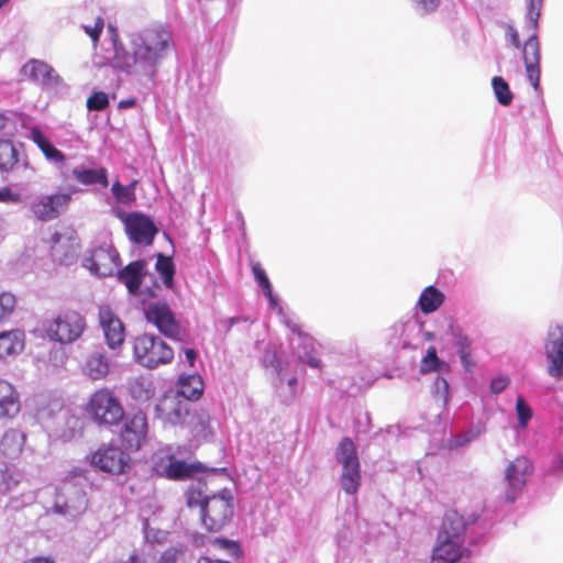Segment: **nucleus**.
I'll use <instances>...</instances> for the list:
<instances>
[{
	"instance_id": "nucleus-9",
	"label": "nucleus",
	"mask_w": 563,
	"mask_h": 563,
	"mask_svg": "<svg viewBox=\"0 0 563 563\" xmlns=\"http://www.w3.org/2000/svg\"><path fill=\"white\" fill-rule=\"evenodd\" d=\"M147 322L152 323L165 336L181 340V328L166 302H150L144 308Z\"/></svg>"
},
{
	"instance_id": "nucleus-3",
	"label": "nucleus",
	"mask_w": 563,
	"mask_h": 563,
	"mask_svg": "<svg viewBox=\"0 0 563 563\" xmlns=\"http://www.w3.org/2000/svg\"><path fill=\"white\" fill-rule=\"evenodd\" d=\"M187 504L200 508L201 522L209 532L222 530L234 514L233 497L227 490L209 497L194 490L188 495Z\"/></svg>"
},
{
	"instance_id": "nucleus-35",
	"label": "nucleus",
	"mask_w": 563,
	"mask_h": 563,
	"mask_svg": "<svg viewBox=\"0 0 563 563\" xmlns=\"http://www.w3.org/2000/svg\"><path fill=\"white\" fill-rule=\"evenodd\" d=\"M156 269L163 277L164 284L167 287H170L173 284V277L175 273L172 258L165 257L164 255L159 254L156 262Z\"/></svg>"
},
{
	"instance_id": "nucleus-4",
	"label": "nucleus",
	"mask_w": 563,
	"mask_h": 563,
	"mask_svg": "<svg viewBox=\"0 0 563 563\" xmlns=\"http://www.w3.org/2000/svg\"><path fill=\"white\" fill-rule=\"evenodd\" d=\"M85 412L96 426L106 428L119 426L125 415L120 398L109 387H100L90 394Z\"/></svg>"
},
{
	"instance_id": "nucleus-10",
	"label": "nucleus",
	"mask_w": 563,
	"mask_h": 563,
	"mask_svg": "<svg viewBox=\"0 0 563 563\" xmlns=\"http://www.w3.org/2000/svg\"><path fill=\"white\" fill-rule=\"evenodd\" d=\"M70 200L69 192L41 196L30 205V211L37 221L48 222L57 219L67 209Z\"/></svg>"
},
{
	"instance_id": "nucleus-19",
	"label": "nucleus",
	"mask_w": 563,
	"mask_h": 563,
	"mask_svg": "<svg viewBox=\"0 0 563 563\" xmlns=\"http://www.w3.org/2000/svg\"><path fill=\"white\" fill-rule=\"evenodd\" d=\"M144 268V261H135L119 271V279L125 285L130 294L135 295L139 292L145 277Z\"/></svg>"
},
{
	"instance_id": "nucleus-24",
	"label": "nucleus",
	"mask_w": 563,
	"mask_h": 563,
	"mask_svg": "<svg viewBox=\"0 0 563 563\" xmlns=\"http://www.w3.org/2000/svg\"><path fill=\"white\" fill-rule=\"evenodd\" d=\"M73 176L75 179L82 185H96L99 184L103 188L108 187V173L107 169L103 167L100 168H82V167H76L73 169Z\"/></svg>"
},
{
	"instance_id": "nucleus-32",
	"label": "nucleus",
	"mask_w": 563,
	"mask_h": 563,
	"mask_svg": "<svg viewBox=\"0 0 563 563\" xmlns=\"http://www.w3.org/2000/svg\"><path fill=\"white\" fill-rule=\"evenodd\" d=\"M196 468L185 461H170L166 468V477L169 479H186L194 476Z\"/></svg>"
},
{
	"instance_id": "nucleus-33",
	"label": "nucleus",
	"mask_w": 563,
	"mask_h": 563,
	"mask_svg": "<svg viewBox=\"0 0 563 563\" xmlns=\"http://www.w3.org/2000/svg\"><path fill=\"white\" fill-rule=\"evenodd\" d=\"M492 87L497 101L501 106L507 107L512 102L514 95L509 88V85L503 77L495 76L492 79Z\"/></svg>"
},
{
	"instance_id": "nucleus-46",
	"label": "nucleus",
	"mask_w": 563,
	"mask_h": 563,
	"mask_svg": "<svg viewBox=\"0 0 563 563\" xmlns=\"http://www.w3.org/2000/svg\"><path fill=\"white\" fill-rule=\"evenodd\" d=\"M181 551L176 548L166 549L159 556L157 563H177Z\"/></svg>"
},
{
	"instance_id": "nucleus-61",
	"label": "nucleus",
	"mask_w": 563,
	"mask_h": 563,
	"mask_svg": "<svg viewBox=\"0 0 563 563\" xmlns=\"http://www.w3.org/2000/svg\"><path fill=\"white\" fill-rule=\"evenodd\" d=\"M8 1H9V0H0V8H1L4 3H7Z\"/></svg>"
},
{
	"instance_id": "nucleus-23",
	"label": "nucleus",
	"mask_w": 563,
	"mask_h": 563,
	"mask_svg": "<svg viewBox=\"0 0 563 563\" xmlns=\"http://www.w3.org/2000/svg\"><path fill=\"white\" fill-rule=\"evenodd\" d=\"M24 443V433L15 429H10L0 440V452L8 457H16L21 454Z\"/></svg>"
},
{
	"instance_id": "nucleus-12",
	"label": "nucleus",
	"mask_w": 563,
	"mask_h": 563,
	"mask_svg": "<svg viewBox=\"0 0 563 563\" xmlns=\"http://www.w3.org/2000/svg\"><path fill=\"white\" fill-rule=\"evenodd\" d=\"M80 250V241L73 230L55 232L51 236V256L55 263L70 265L76 262Z\"/></svg>"
},
{
	"instance_id": "nucleus-40",
	"label": "nucleus",
	"mask_w": 563,
	"mask_h": 563,
	"mask_svg": "<svg viewBox=\"0 0 563 563\" xmlns=\"http://www.w3.org/2000/svg\"><path fill=\"white\" fill-rule=\"evenodd\" d=\"M103 26H104V21H103V18L100 16V15H97L93 19V23L92 24H85L84 25L85 33L90 36V38L92 40L95 45L99 41V37H100V35H101V33L103 31Z\"/></svg>"
},
{
	"instance_id": "nucleus-15",
	"label": "nucleus",
	"mask_w": 563,
	"mask_h": 563,
	"mask_svg": "<svg viewBox=\"0 0 563 563\" xmlns=\"http://www.w3.org/2000/svg\"><path fill=\"white\" fill-rule=\"evenodd\" d=\"M147 432V417L143 411H137L124 420L119 438L126 450L137 451L145 442Z\"/></svg>"
},
{
	"instance_id": "nucleus-52",
	"label": "nucleus",
	"mask_w": 563,
	"mask_h": 563,
	"mask_svg": "<svg viewBox=\"0 0 563 563\" xmlns=\"http://www.w3.org/2000/svg\"><path fill=\"white\" fill-rule=\"evenodd\" d=\"M24 563H55V562L49 560L48 558L37 556V558H33L29 561H25Z\"/></svg>"
},
{
	"instance_id": "nucleus-21",
	"label": "nucleus",
	"mask_w": 563,
	"mask_h": 563,
	"mask_svg": "<svg viewBox=\"0 0 563 563\" xmlns=\"http://www.w3.org/2000/svg\"><path fill=\"white\" fill-rule=\"evenodd\" d=\"M20 405L15 389L5 382L0 380V418L13 417L19 412Z\"/></svg>"
},
{
	"instance_id": "nucleus-50",
	"label": "nucleus",
	"mask_w": 563,
	"mask_h": 563,
	"mask_svg": "<svg viewBox=\"0 0 563 563\" xmlns=\"http://www.w3.org/2000/svg\"><path fill=\"white\" fill-rule=\"evenodd\" d=\"M185 356H186V360L188 361L189 365L194 366L195 360L197 357L196 351L192 349H187V350H185Z\"/></svg>"
},
{
	"instance_id": "nucleus-1",
	"label": "nucleus",
	"mask_w": 563,
	"mask_h": 563,
	"mask_svg": "<svg viewBox=\"0 0 563 563\" xmlns=\"http://www.w3.org/2000/svg\"><path fill=\"white\" fill-rule=\"evenodd\" d=\"M172 46V34L161 25L152 26L130 38V49L114 47V63L129 75L153 78Z\"/></svg>"
},
{
	"instance_id": "nucleus-45",
	"label": "nucleus",
	"mask_w": 563,
	"mask_h": 563,
	"mask_svg": "<svg viewBox=\"0 0 563 563\" xmlns=\"http://www.w3.org/2000/svg\"><path fill=\"white\" fill-rule=\"evenodd\" d=\"M42 153L46 159L54 163H63L65 161V155L63 152L56 148L53 144H49V146H47Z\"/></svg>"
},
{
	"instance_id": "nucleus-25",
	"label": "nucleus",
	"mask_w": 563,
	"mask_h": 563,
	"mask_svg": "<svg viewBox=\"0 0 563 563\" xmlns=\"http://www.w3.org/2000/svg\"><path fill=\"white\" fill-rule=\"evenodd\" d=\"M468 555V549H454L445 544L435 543L430 563H461V560Z\"/></svg>"
},
{
	"instance_id": "nucleus-57",
	"label": "nucleus",
	"mask_w": 563,
	"mask_h": 563,
	"mask_svg": "<svg viewBox=\"0 0 563 563\" xmlns=\"http://www.w3.org/2000/svg\"><path fill=\"white\" fill-rule=\"evenodd\" d=\"M308 364L311 366V367H320L321 365V362L319 360H316L313 357H310L309 361H308Z\"/></svg>"
},
{
	"instance_id": "nucleus-51",
	"label": "nucleus",
	"mask_w": 563,
	"mask_h": 563,
	"mask_svg": "<svg viewBox=\"0 0 563 563\" xmlns=\"http://www.w3.org/2000/svg\"><path fill=\"white\" fill-rule=\"evenodd\" d=\"M198 563H230V562L221 560V559H212V558H209V556H201L198 560Z\"/></svg>"
},
{
	"instance_id": "nucleus-6",
	"label": "nucleus",
	"mask_w": 563,
	"mask_h": 563,
	"mask_svg": "<svg viewBox=\"0 0 563 563\" xmlns=\"http://www.w3.org/2000/svg\"><path fill=\"white\" fill-rule=\"evenodd\" d=\"M133 354L139 364L151 369L168 364L174 358V351L165 341L147 333L134 339Z\"/></svg>"
},
{
	"instance_id": "nucleus-2",
	"label": "nucleus",
	"mask_w": 563,
	"mask_h": 563,
	"mask_svg": "<svg viewBox=\"0 0 563 563\" xmlns=\"http://www.w3.org/2000/svg\"><path fill=\"white\" fill-rule=\"evenodd\" d=\"M543 0H529L527 10V40L521 46L520 36L512 25L507 26V36L509 42L516 47L522 49V60L526 75L536 91L540 89L541 79V43L538 37V22L541 13Z\"/></svg>"
},
{
	"instance_id": "nucleus-16",
	"label": "nucleus",
	"mask_w": 563,
	"mask_h": 563,
	"mask_svg": "<svg viewBox=\"0 0 563 563\" xmlns=\"http://www.w3.org/2000/svg\"><path fill=\"white\" fill-rule=\"evenodd\" d=\"M125 232L130 240L136 244L151 245L157 233L154 222L141 213H130L124 219Z\"/></svg>"
},
{
	"instance_id": "nucleus-54",
	"label": "nucleus",
	"mask_w": 563,
	"mask_h": 563,
	"mask_svg": "<svg viewBox=\"0 0 563 563\" xmlns=\"http://www.w3.org/2000/svg\"><path fill=\"white\" fill-rule=\"evenodd\" d=\"M118 563H139V556L136 553H132L128 556L126 560L120 561Z\"/></svg>"
},
{
	"instance_id": "nucleus-59",
	"label": "nucleus",
	"mask_w": 563,
	"mask_h": 563,
	"mask_svg": "<svg viewBox=\"0 0 563 563\" xmlns=\"http://www.w3.org/2000/svg\"><path fill=\"white\" fill-rule=\"evenodd\" d=\"M238 320H239L238 318H230V319L228 320V325H227L225 331H227V332H228V331H230V329L232 328V325H233Z\"/></svg>"
},
{
	"instance_id": "nucleus-11",
	"label": "nucleus",
	"mask_w": 563,
	"mask_h": 563,
	"mask_svg": "<svg viewBox=\"0 0 563 563\" xmlns=\"http://www.w3.org/2000/svg\"><path fill=\"white\" fill-rule=\"evenodd\" d=\"M532 473V465L525 456H517L505 470V499L512 503L521 494L527 477Z\"/></svg>"
},
{
	"instance_id": "nucleus-13",
	"label": "nucleus",
	"mask_w": 563,
	"mask_h": 563,
	"mask_svg": "<svg viewBox=\"0 0 563 563\" xmlns=\"http://www.w3.org/2000/svg\"><path fill=\"white\" fill-rule=\"evenodd\" d=\"M120 264V255L112 245H102L93 249L82 263L90 273L101 277L111 276L118 271Z\"/></svg>"
},
{
	"instance_id": "nucleus-36",
	"label": "nucleus",
	"mask_w": 563,
	"mask_h": 563,
	"mask_svg": "<svg viewBox=\"0 0 563 563\" xmlns=\"http://www.w3.org/2000/svg\"><path fill=\"white\" fill-rule=\"evenodd\" d=\"M252 273L254 275L255 280L263 288L265 296L273 301V290L271 282L262 266L261 263L256 262L252 265Z\"/></svg>"
},
{
	"instance_id": "nucleus-58",
	"label": "nucleus",
	"mask_w": 563,
	"mask_h": 563,
	"mask_svg": "<svg viewBox=\"0 0 563 563\" xmlns=\"http://www.w3.org/2000/svg\"><path fill=\"white\" fill-rule=\"evenodd\" d=\"M9 196H10V190L9 189L0 191V201L7 200V197H9Z\"/></svg>"
},
{
	"instance_id": "nucleus-48",
	"label": "nucleus",
	"mask_w": 563,
	"mask_h": 563,
	"mask_svg": "<svg viewBox=\"0 0 563 563\" xmlns=\"http://www.w3.org/2000/svg\"><path fill=\"white\" fill-rule=\"evenodd\" d=\"M437 393L442 395L443 401H446L448 393H449V383L443 377H437L434 382Z\"/></svg>"
},
{
	"instance_id": "nucleus-8",
	"label": "nucleus",
	"mask_w": 563,
	"mask_h": 563,
	"mask_svg": "<svg viewBox=\"0 0 563 563\" xmlns=\"http://www.w3.org/2000/svg\"><path fill=\"white\" fill-rule=\"evenodd\" d=\"M85 329L84 318L76 311H65L45 325L47 335L60 343L76 341Z\"/></svg>"
},
{
	"instance_id": "nucleus-27",
	"label": "nucleus",
	"mask_w": 563,
	"mask_h": 563,
	"mask_svg": "<svg viewBox=\"0 0 563 563\" xmlns=\"http://www.w3.org/2000/svg\"><path fill=\"white\" fill-rule=\"evenodd\" d=\"M444 301V294L434 286L426 287L419 297L418 305L424 314L438 310Z\"/></svg>"
},
{
	"instance_id": "nucleus-55",
	"label": "nucleus",
	"mask_w": 563,
	"mask_h": 563,
	"mask_svg": "<svg viewBox=\"0 0 563 563\" xmlns=\"http://www.w3.org/2000/svg\"><path fill=\"white\" fill-rule=\"evenodd\" d=\"M70 474L74 476V477H80V476H84L85 475V470L80 468V467H76V468H73L70 471Z\"/></svg>"
},
{
	"instance_id": "nucleus-14",
	"label": "nucleus",
	"mask_w": 563,
	"mask_h": 563,
	"mask_svg": "<svg viewBox=\"0 0 563 563\" xmlns=\"http://www.w3.org/2000/svg\"><path fill=\"white\" fill-rule=\"evenodd\" d=\"M466 522L455 510L446 511L441 528L439 530L437 542L454 549H466L465 543Z\"/></svg>"
},
{
	"instance_id": "nucleus-5",
	"label": "nucleus",
	"mask_w": 563,
	"mask_h": 563,
	"mask_svg": "<svg viewBox=\"0 0 563 563\" xmlns=\"http://www.w3.org/2000/svg\"><path fill=\"white\" fill-rule=\"evenodd\" d=\"M203 393V380L198 374L181 375L178 379V396L164 397L156 406L162 418L177 423L187 415L179 396L187 400H198Z\"/></svg>"
},
{
	"instance_id": "nucleus-44",
	"label": "nucleus",
	"mask_w": 563,
	"mask_h": 563,
	"mask_svg": "<svg viewBox=\"0 0 563 563\" xmlns=\"http://www.w3.org/2000/svg\"><path fill=\"white\" fill-rule=\"evenodd\" d=\"M455 345L460 358H464L467 354L472 353V344L467 336L460 335L456 339Z\"/></svg>"
},
{
	"instance_id": "nucleus-18",
	"label": "nucleus",
	"mask_w": 563,
	"mask_h": 563,
	"mask_svg": "<svg viewBox=\"0 0 563 563\" xmlns=\"http://www.w3.org/2000/svg\"><path fill=\"white\" fill-rule=\"evenodd\" d=\"M545 355L550 361L548 373L550 376L560 378L563 376V329H559V334L545 344Z\"/></svg>"
},
{
	"instance_id": "nucleus-41",
	"label": "nucleus",
	"mask_w": 563,
	"mask_h": 563,
	"mask_svg": "<svg viewBox=\"0 0 563 563\" xmlns=\"http://www.w3.org/2000/svg\"><path fill=\"white\" fill-rule=\"evenodd\" d=\"M212 543L216 548L227 551L228 554L233 559L236 558L240 553V548H239L238 543H235V542H231V541H228L224 539L217 538L213 540Z\"/></svg>"
},
{
	"instance_id": "nucleus-31",
	"label": "nucleus",
	"mask_w": 563,
	"mask_h": 563,
	"mask_svg": "<svg viewBox=\"0 0 563 563\" xmlns=\"http://www.w3.org/2000/svg\"><path fill=\"white\" fill-rule=\"evenodd\" d=\"M18 163V152L9 140H0V172L5 173Z\"/></svg>"
},
{
	"instance_id": "nucleus-34",
	"label": "nucleus",
	"mask_w": 563,
	"mask_h": 563,
	"mask_svg": "<svg viewBox=\"0 0 563 563\" xmlns=\"http://www.w3.org/2000/svg\"><path fill=\"white\" fill-rule=\"evenodd\" d=\"M136 180L132 181L129 186H123L119 181L112 185V194L119 203L129 205L135 201L134 188Z\"/></svg>"
},
{
	"instance_id": "nucleus-47",
	"label": "nucleus",
	"mask_w": 563,
	"mask_h": 563,
	"mask_svg": "<svg viewBox=\"0 0 563 563\" xmlns=\"http://www.w3.org/2000/svg\"><path fill=\"white\" fill-rule=\"evenodd\" d=\"M510 383V379L505 376L496 377L490 382V390L494 394L501 393Z\"/></svg>"
},
{
	"instance_id": "nucleus-37",
	"label": "nucleus",
	"mask_w": 563,
	"mask_h": 563,
	"mask_svg": "<svg viewBox=\"0 0 563 563\" xmlns=\"http://www.w3.org/2000/svg\"><path fill=\"white\" fill-rule=\"evenodd\" d=\"M16 298L12 292L3 291L0 294V322L7 320L14 311Z\"/></svg>"
},
{
	"instance_id": "nucleus-22",
	"label": "nucleus",
	"mask_w": 563,
	"mask_h": 563,
	"mask_svg": "<svg viewBox=\"0 0 563 563\" xmlns=\"http://www.w3.org/2000/svg\"><path fill=\"white\" fill-rule=\"evenodd\" d=\"M24 349V333L20 330L0 333V358L16 355Z\"/></svg>"
},
{
	"instance_id": "nucleus-26",
	"label": "nucleus",
	"mask_w": 563,
	"mask_h": 563,
	"mask_svg": "<svg viewBox=\"0 0 563 563\" xmlns=\"http://www.w3.org/2000/svg\"><path fill=\"white\" fill-rule=\"evenodd\" d=\"M335 459L342 468L360 464L356 446L351 438L345 437L340 441L335 450Z\"/></svg>"
},
{
	"instance_id": "nucleus-30",
	"label": "nucleus",
	"mask_w": 563,
	"mask_h": 563,
	"mask_svg": "<svg viewBox=\"0 0 563 563\" xmlns=\"http://www.w3.org/2000/svg\"><path fill=\"white\" fill-rule=\"evenodd\" d=\"M449 369L450 365L438 357L435 347L429 346L427 354L421 360L420 372L427 374L431 372H448Z\"/></svg>"
},
{
	"instance_id": "nucleus-56",
	"label": "nucleus",
	"mask_w": 563,
	"mask_h": 563,
	"mask_svg": "<svg viewBox=\"0 0 563 563\" xmlns=\"http://www.w3.org/2000/svg\"><path fill=\"white\" fill-rule=\"evenodd\" d=\"M8 118L3 112H0V131L7 125Z\"/></svg>"
},
{
	"instance_id": "nucleus-53",
	"label": "nucleus",
	"mask_w": 563,
	"mask_h": 563,
	"mask_svg": "<svg viewBox=\"0 0 563 563\" xmlns=\"http://www.w3.org/2000/svg\"><path fill=\"white\" fill-rule=\"evenodd\" d=\"M136 103L135 99H126L119 102V107L122 109L134 107Z\"/></svg>"
},
{
	"instance_id": "nucleus-28",
	"label": "nucleus",
	"mask_w": 563,
	"mask_h": 563,
	"mask_svg": "<svg viewBox=\"0 0 563 563\" xmlns=\"http://www.w3.org/2000/svg\"><path fill=\"white\" fill-rule=\"evenodd\" d=\"M84 371L91 379L99 380L108 375L109 364L103 354L95 352L87 357Z\"/></svg>"
},
{
	"instance_id": "nucleus-39",
	"label": "nucleus",
	"mask_w": 563,
	"mask_h": 563,
	"mask_svg": "<svg viewBox=\"0 0 563 563\" xmlns=\"http://www.w3.org/2000/svg\"><path fill=\"white\" fill-rule=\"evenodd\" d=\"M89 111H102L109 106L108 95L103 91L93 92L86 102Z\"/></svg>"
},
{
	"instance_id": "nucleus-49",
	"label": "nucleus",
	"mask_w": 563,
	"mask_h": 563,
	"mask_svg": "<svg viewBox=\"0 0 563 563\" xmlns=\"http://www.w3.org/2000/svg\"><path fill=\"white\" fill-rule=\"evenodd\" d=\"M462 365L467 372H471L475 366V362L472 358V353L467 354L464 358H461Z\"/></svg>"
},
{
	"instance_id": "nucleus-29",
	"label": "nucleus",
	"mask_w": 563,
	"mask_h": 563,
	"mask_svg": "<svg viewBox=\"0 0 563 563\" xmlns=\"http://www.w3.org/2000/svg\"><path fill=\"white\" fill-rule=\"evenodd\" d=\"M361 464L342 468L340 476L342 489L349 495L356 494L361 486Z\"/></svg>"
},
{
	"instance_id": "nucleus-17",
	"label": "nucleus",
	"mask_w": 563,
	"mask_h": 563,
	"mask_svg": "<svg viewBox=\"0 0 563 563\" xmlns=\"http://www.w3.org/2000/svg\"><path fill=\"white\" fill-rule=\"evenodd\" d=\"M99 322L103 330L107 344L111 349L120 346L124 342V325L109 307L99 308Z\"/></svg>"
},
{
	"instance_id": "nucleus-60",
	"label": "nucleus",
	"mask_w": 563,
	"mask_h": 563,
	"mask_svg": "<svg viewBox=\"0 0 563 563\" xmlns=\"http://www.w3.org/2000/svg\"><path fill=\"white\" fill-rule=\"evenodd\" d=\"M291 330L294 332H297L298 334H300V330H299V328L297 325L292 327Z\"/></svg>"
},
{
	"instance_id": "nucleus-62",
	"label": "nucleus",
	"mask_w": 563,
	"mask_h": 563,
	"mask_svg": "<svg viewBox=\"0 0 563 563\" xmlns=\"http://www.w3.org/2000/svg\"><path fill=\"white\" fill-rule=\"evenodd\" d=\"M561 462L563 463V455H562Z\"/></svg>"
},
{
	"instance_id": "nucleus-43",
	"label": "nucleus",
	"mask_w": 563,
	"mask_h": 563,
	"mask_svg": "<svg viewBox=\"0 0 563 563\" xmlns=\"http://www.w3.org/2000/svg\"><path fill=\"white\" fill-rule=\"evenodd\" d=\"M31 140L38 146V148L43 152L49 144H52L45 135L42 133L38 126H33L31 129Z\"/></svg>"
},
{
	"instance_id": "nucleus-20",
	"label": "nucleus",
	"mask_w": 563,
	"mask_h": 563,
	"mask_svg": "<svg viewBox=\"0 0 563 563\" xmlns=\"http://www.w3.org/2000/svg\"><path fill=\"white\" fill-rule=\"evenodd\" d=\"M22 74L35 84L47 85L52 81L54 69L42 60L31 59L22 67Z\"/></svg>"
},
{
	"instance_id": "nucleus-42",
	"label": "nucleus",
	"mask_w": 563,
	"mask_h": 563,
	"mask_svg": "<svg viewBox=\"0 0 563 563\" xmlns=\"http://www.w3.org/2000/svg\"><path fill=\"white\" fill-rule=\"evenodd\" d=\"M416 10L422 14L433 12L440 4V0H411Z\"/></svg>"
},
{
	"instance_id": "nucleus-7",
	"label": "nucleus",
	"mask_w": 563,
	"mask_h": 563,
	"mask_svg": "<svg viewBox=\"0 0 563 563\" xmlns=\"http://www.w3.org/2000/svg\"><path fill=\"white\" fill-rule=\"evenodd\" d=\"M90 463L103 473L123 475L130 472L132 460L129 453L114 444H102L91 455Z\"/></svg>"
},
{
	"instance_id": "nucleus-38",
	"label": "nucleus",
	"mask_w": 563,
	"mask_h": 563,
	"mask_svg": "<svg viewBox=\"0 0 563 563\" xmlns=\"http://www.w3.org/2000/svg\"><path fill=\"white\" fill-rule=\"evenodd\" d=\"M516 411L518 416V423L520 428H526L532 418V410L525 401L522 396H518L516 400Z\"/></svg>"
}]
</instances>
